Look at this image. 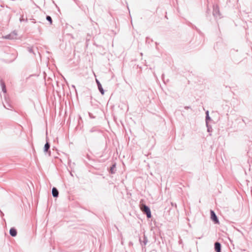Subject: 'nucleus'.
I'll list each match as a JSON object with an SVG mask.
<instances>
[{"label": "nucleus", "instance_id": "nucleus-1", "mask_svg": "<svg viewBox=\"0 0 252 252\" xmlns=\"http://www.w3.org/2000/svg\"><path fill=\"white\" fill-rule=\"evenodd\" d=\"M141 209L144 213L147 215L148 218L151 217V210L148 206L145 204H142L141 207Z\"/></svg>", "mask_w": 252, "mask_h": 252}, {"label": "nucleus", "instance_id": "nucleus-2", "mask_svg": "<svg viewBox=\"0 0 252 252\" xmlns=\"http://www.w3.org/2000/svg\"><path fill=\"white\" fill-rule=\"evenodd\" d=\"M211 218L215 223H219V221L217 218V216L216 215L215 213L212 210H211Z\"/></svg>", "mask_w": 252, "mask_h": 252}, {"label": "nucleus", "instance_id": "nucleus-3", "mask_svg": "<svg viewBox=\"0 0 252 252\" xmlns=\"http://www.w3.org/2000/svg\"><path fill=\"white\" fill-rule=\"evenodd\" d=\"M209 111H206V120H206V125L208 128V131L209 132L211 127L209 126L208 124H209V121H211V119L209 116Z\"/></svg>", "mask_w": 252, "mask_h": 252}, {"label": "nucleus", "instance_id": "nucleus-4", "mask_svg": "<svg viewBox=\"0 0 252 252\" xmlns=\"http://www.w3.org/2000/svg\"><path fill=\"white\" fill-rule=\"evenodd\" d=\"M215 250L216 252H221V245L219 242L215 243Z\"/></svg>", "mask_w": 252, "mask_h": 252}, {"label": "nucleus", "instance_id": "nucleus-5", "mask_svg": "<svg viewBox=\"0 0 252 252\" xmlns=\"http://www.w3.org/2000/svg\"><path fill=\"white\" fill-rule=\"evenodd\" d=\"M9 234L11 236L15 237L17 234L16 229L13 227L11 228L9 230Z\"/></svg>", "mask_w": 252, "mask_h": 252}, {"label": "nucleus", "instance_id": "nucleus-6", "mask_svg": "<svg viewBox=\"0 0 252 252\" xmlns=\"http://www.w3.org/2000/svg\"><path fill=\"white\" fill-rule=\"evenodd\" d=\"M52 195L54 197H57L59 195V191L56 188H53L52 190Z\"/></svg>", "mask_w": 252, "mask_h": 252}, {"label": "nucleus", "instance_id": "nucleus-7", "mask_svg": "<svg viewBox=\"0 0 252 252\" xmlns=\"http://www.w3.org/2000/svg\"><path fill=\"white\" fill-rule=\"evenodd\" d=\"M50 147V144L49 142L47 141L46 144L44 145V152H47L48 150L49 149Z\"/></svg>", "mask_w": 252, "mask_h": 252}, {"label": "nucleus", "instance_id": "nucleus-8", "mask_svg": "<svg viewBox=\"0 0 252 252\" xmlns=\"http://www.w3.org/2000/svg\"><path fill=\"white\" fill-rule=\"evenodd\" d=\"M0 85H1V86L2 87V91L4 92V93H6V86H5V83L3 81H1L0 82Z\"/></svg>", "mask_w": 252, "mask_h": 252}, {"label": "nucleus", "instance_id": "nucleus-9", "mask_svg": "<svg viewBox=\"0 0 252 252\" xmlns=\"http://www.w3.org/2000/svg\"><path fill=\"white\" fill-rule=\"evenodd\" d=\"M116 168V165L115 164H113L111 167V168H110V171L111 172V173L112 174H113L115 173L114 172V169Z\"/></svg>", "mask_w": 252, "mask_h": 252}, {"label": "nucleus", "instance_id": "nucleus-10", "mask_svg": "<svg viewBox=\"0 0 252 252\" xmlns=\"http://www.w3.org/2000/svg\"><path fill=\"white\" fill-rule=\"evenodd\" d=\"M143 243L144 245H146L148 243V239L145 236H144V240H143Z\"/></svg>", "mask_w": 252, "mask_h": 252}, {"label": "nucleus", "instance_id": "nucleus-11", "mask_svg": "<svg viewBox=\"0 0 252 252\" xmlns=\"http://www.w3.org/2000/svg\"><path fill=\"white\" fill-rule=\"evenodd\" d=\"M46 19L50 22V24H52V18H51V17L50 16H47L46 17Z\"/></svg>", "mask_w": 252, "mask_h": 252}, {"label": "nucleus", "instance_id": "nucleus-12", "mask_svg": "<svg viewBox=\"0 0 252 252\" xmlns=\"http://www.w3.org/2000/svg\"><path fill=\"white\" fill-rule=\"evenodd\" d=\"M99 90H100V92H101V94H104L103 90L102 89H100V88H99Z\"/></svg>", "mask_w": 252, "mask_h": 252}, {"label": "nucleus", "instance_id": "nucleus-13", "mask_svg": "<svg viewBox=\"0 0 252 252\" xmlns=\"http://www.w3.org/2000/svg\"><path fill=\"white\" fill-rule=\"evenodd\" d=\"M88 114L91 118H93L90 113H88Z\"/></svg>", "mask_w": 252, "mask_h": 252}]
</instances>
